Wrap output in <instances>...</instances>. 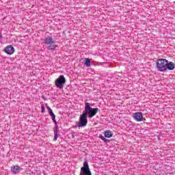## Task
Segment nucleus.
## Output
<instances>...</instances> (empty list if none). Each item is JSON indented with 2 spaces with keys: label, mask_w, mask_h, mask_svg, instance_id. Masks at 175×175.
<instances>
[{
  "label": "nucleus",
  "mask_w": 175,
  "mask_h": 175,
  "mask_svg": "<svg viewBox=\"0 0 175 175\" xmlns=\"http://www.w3.org/2000/svg\"><path fill=\"white\" fill-rule=\"evenodd\" d=\"M99 112L98 108H92L90 103L85 104V111L83 113H86V116H88L89 118H92L96 116V113Z\"/></svg>",
  "instance_id": "nucleus-1"
},
{
  "label": "nucleus",
  "mask_w": 175,
  "mask_h": 175,
  "mask_svg": "<svg viewBox=\"0 0 175 175\" xmlns=\"http://www.w3.org/2000/svg\"><path fill=\"white\" fill-rule=\"evenodd\" d=\"M167 65V60L165 59H159L156 62V66L157 70L159 72H165L166 70V67Z\"/></svg>",
  "instance_id": "nucleus-2"
},
{
  "label": "nucleus",
  "mask_w": 175,
  "mask_h": 175,
  "mask_svg": "<svg viewBox=\"0 0 175 175\" xmlns=\"http://www.w3.org/2000/svg\"><path fill=\"white\" fill-rule=\"evenodd\" d=\"M55 43V40H54V39H53L51 36L46 37L44 39V44L48 46L49 50H55L57 45L54 44Z\"/></svg>",
  "instance_id": "nucleus-3"
},
{
  "label": "nucleus",
  "mask_w": 175,
  "mask_h": 175,
  "mask_svg": "<svg viewBox=\"0 0 175 175\" xmlns=\"http://www.w3.org/2000/svg\"><path fill=\"white\" fill-rule=\"evenodd\" d=\"M66 83V79H65V77L64 75H59V77L55 81V86L59 90H62V88H64V84H65Z\"/></svg>",
  "instance_id": "nucleus-4"
},
{
  "label": "nucleus",
  "mask_w": 175,
  "mask_h": 175,
  "mask_svg": "<svg viewBox=\"0 0 175 175\" xmlns=\"http://www.w3.org/2000/svg\"><path fill=\"white\" fill-rule=\"evenodd\" d=\"M80 175H92L91 171L90 170L88 162L85 161L83 163V166L81 168Z\"/></svg>",
  "instance_id": "nucleus-5"
},
{
  "label": "nucleus",
  "mask_w": 175,
  "mask_h": 175,
  "mask_svg": "<svg viewBox=\"0 0 175 175\" xmlns=\"http://www.w3.org/2000/svg\"><path fill=\"white\" fill-rule=\"evenodd\" d=\"M88 120H87V113H83L79 118V126H87Z\"/></svg>",
  "instance_id": "nucleus-6"
},
{
  "label": "nucleus",
  "mask_w": 175,
  "mask_h": 175,
  "mask_svg": "<svg viewBox=\"0 0 175 175\" xmlns=\"http://www.w3.org/2000/svg\"><path fill=\"white\" fill-rule=\"evenodd\" d=\"M134 120L137 121V122H142V121H146V118H143V113L141 112H136L133 116Z\"/></svg>",
  "instance_id": "nucleus-7"
},
{
  "label": "nucleus",
  "mask_w": 175,
  "mask_h": 175,
  "mask_svg": "<svg viewBox=\"0 0 175 175\" xmlns=\"http://www.w3.org/2000/svg\"><path fill=\"white\" fill-rule=\"evenodd\" d=\"M4 52L5 54H8V55H12L14 54V47L12 45H8L4 49Z\"/></svg>",
  "instance_id": "nucleus-8"
},
{
  "label": "nucleus",
  "mask_w": 175,
  "mask_h": 175,
  "mask_svg": "<svg viewBox=\"0 0 175 175\" xmlns=\"http://www.w3.org/2000/svg\"><path fill=\"white\" fill-rule=\"evenodd\" d=\"M23 169L21 168L19 165H13L11 167V172L13 173V174H18L21 170Z\"/></svg>",
  "instance_id": "nucleus-9"
},
{
  "label": "nucleus",
  "mask_w": 175,
  "mask_h": 175,
  "mask_svg": "<svg viewBox=\"0 0 175 175\" xmlns=\"http://www.w3.org/2000/svg\"><path fill=\"white\" fill-rule=\"evenodd\" d=\"M166 70L168 69V70H174L175 65L174 63L172 62H170L167 63V66H166Z\"/></svg>",
  "instance_id": "nucleus-10"
},
{
  "label": "nucleus",
  "mask_w": 175,
  "mask_h": 175,
  "mask_svg": "<svg viewBox=\"0 0 175 175\" xmlns=\"http://www.w3.org/2000/svg\"><path fill=\"white\" fill-rule=\"evenodd\" d=\"M104 135L105 137L110 139V137H113V133L110 130H107L105 131Z\"/></svg>",
  "instance_id": "nucleus-11"
},
{
  "label": "nucleus",
  "mask_w": 175,
  "mask_h": 175,
  "mask_svg": "<svg viewBox=\"0 0 175 175\" xmlns=\"http://www.w3.org/2000/svg\"><path fill=\"white\" fill-rule=\"evenodd\" d=\"M85 65H86V66H91V60L89 58H85Z\"/></svg>",
  "instance_id": "nucleus-12"
},
{
  "label": "nucleus",
  "mask_w": 175,
  "mask_h": 175,
  "mask_svg": "<svg viewBox=\"0 0 175 175\" xmlns=\"http://www.w3.org/2000/svg\"><path fill=\"white\" fill-rule=\"evenodd\" d=\"M49 115L51 117H52V120L53 121L55 125H57V120H55V115L54 113L52 112L51 113H49Z\"/></svg>",
  "instance_id": "nucleus-13"
},
{
  "label": "nucleus",
  "mask_w": 175,
  "mask_h": 175,
  "mask_svg": "<svg viewBox=\"0 0 175 175\" xmlns=\"http://www.w3.org/2000/svg\"><path fill=\"white\" fill-rule=\"evenodd\" d=\"M54 138L53 139L55 140V142H57V139H58V130L57 129H55L54 130Z\"/></svg>",
  "instance_id": "nucleus-14"
},
{
  "label": "nucleus",
  "mask_w": 175,
  "mask_h": 175,
  "mask_svg": "<svg viewBox=\"0 0 175 175\" xmlns=\"http://www.w3.org/2000/svg\"><path fill=\"white\" fill-rule=\"evenodd\" d=\"M46 109H48V111H49V114L53 113V109H51V108H50V107H46Z\"/></svg>",
  "instance_id": "nucleus-15"
},
{
  "label": "nucleus",
  "mask_w": 175,
  "mask_h": 175,
  "mask_svg": "<svg viewBox=\"0 0 175 175\" xmlns=\"http://www.w3.org/2000/svg\"><path fill=\"white\" fill-rule=\"evenodd\" d=\"M100 139H101L103 142H107V139L105 138L103 136H100Z\"/></svg>",
  "instance_id": "nucleus-16"
},
{
  "label": "nucleus",
  "mask_w": 175,
  "mask_h": 175,
  "mask_svg": "<svg viewBox=\"0 0 175 175\" xmlns=\"http://www.w3.org/2000/svg\"><path fill=\"white\" fill-rule=\"evenodd\" d=\"M45 110H46V108L44 107V106L42 105V106L41 107L42 113H44Z\"/></svg>",
  "instance_id": "nucleus-17"
}]
</instances>
